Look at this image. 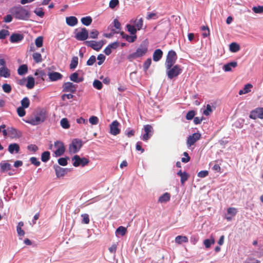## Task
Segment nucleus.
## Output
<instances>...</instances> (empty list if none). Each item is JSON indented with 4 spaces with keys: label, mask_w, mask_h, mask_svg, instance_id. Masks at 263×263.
<instances>
[{
    "label": "nucleus",
    "mask_w": 263,
    "mask_h": 263,
    "mask_svg": "<svg viewBox=\"0 0 263 263\" xmlns=\"http://www.w3.org/2000/svg\"><path fill=\"white\" fill-rule=\"evenodd\" d=\"M120 123L117 120L114 121L110 125V133L114 136H116L120 132L119 128Z\"/></svg>",
    "instance_id": "obj_15"
},
{
    "label": "nucleus",
    "mask_w": 263,
    "mask_h": 263,
    "mask_svg": "<svg viewBox=\"0 0 263 263\" xmlns=\"http://www.w3.org/2000/svg\"><path fill=\"white\" fill-rule=\"evenodd\" d=\"M99 32L96 29H92L90 32V37L96 39L98 38Z\"/></svg>",
    "instance_id": "obj_59"
},
{
    "label": "nucleus",
    "mask_w": 263,
    "mask_h": 263,
    "mask_svg": "<svg viewBox=\"0 0 263 263\" xmlns=\"http://www.w3.org/2000/svg\"><path fill=\"white\" fill-rule=\"evenodd\" d=\"M126 27L127 28V31L130 33L131 35H136L137 31L138 30L137 28H136L135 26L128 24L126 25Z\"/></svg>",
    "instance_id": "obj_35"
},
{
    "label": "nucleus",
    "mask_w": 263,
    "mask_h": 263,
    "mask_svg": "<svg viewBox=\"0 0 263 263\" xmlns=\"http://www.w3.org/2000/svg\"><path fill=\"white\" fill-rule=\"evenodd\" d=\"M96 61V58L95 55H91L87 60L86 64L88 66H92Z\"/></svg>",
    "instance_id": "obj_56"
},
{
    "label": "nucleus",
    "mask_w": 263,
    "mask_h": 263,
    "mask_svg": "<svg viewBox=\"0 0 263 263\" xmlns=\"http://www.w3.org/2000/svg\"><path fill=\"white\" fill-rule=\"evenodd\" d=\"M61 126L64 129H68L70 127L69 121L67 118H63L60 121Z\"/></svg>",
    "instance_id": "obj_37"
},
{
    "label": "nucleus",
    "mask_w": 263,
    "mask_h": 263,
    "mask_svg": "<svg viewBox=\"0 0 263 263\" xmlns=\"http://www.w3.org/2000/svg\"><path fill=\"white\" fill-rule=\"evenodd\" d=\"M249 118L252 119L257 118L263 119V107H258L250 111Z\"/></svg>",
    "instance_id": "obj_11"
},
{
    "label": "nucleus",
    "mask_w": 263,
    "mask_h": 263,
    "mask_svg": "<svg viewBox=\"0 0 263 263\" xmlns=\"http://www.w3.org/2000/svg\"><path fill=\"white\" fill-rule=\"evenodd\" d=\"M213 110L212 109V107L210 104H207L206 106V109L203 111V114L205 116H209L210 114L212 112Z\"/></svg>",
    "instance_id": "obj_61"
},
{
    "label": "nucleus",
    "mask_w": 263,
    "mask_h": 263,
    "mask_svg": "<svg viewBox=\"0 0 263 263\" xmlns=\"http://www.w3.org/2000/svg\"><path fill=\"white\" fill-rule=\"evenodd\" d=\"M252 10L255 13H261L263 12V6H254Z\"/></svg>",
    "instance_id": "obj_48"
},
{
    "label": "nucleus",
    "mask_w": 263,
    "mask_h": 263,
    "mask_svg": "<svg viewBox=\"0 0 263 263\" xmlns=\"http://www.w3.org/2000/svg\"><path fill=\"white\" fill-rule=\"evenodd\" d=\"M32 58L36 63H39L42 62V58L41 53L34 52L32 54Z\"/></svg>",
    "instance_id": "obj_36"
},
{
    "label": "nucleus",
    "mask_w": 263,
    "mask_h": 263,
    "mask_svg": "<svg viewBox=\"0 0 263 263\" xmlns=\"http://www.w3.org/2000/svg\"><path fill=\"white\" fill-rule=\"evenodd\" d=\"M166 70L167 76L171 80L177 77L182 72V69L179 65H173L171 68Z\"/></svg>",
    "instance_id": "obj_6"
},
{
    "label": "nucleus",
    "mask_w": 263,
    "mask_h": 263,
    "mask_svg": "<svg viewBox=\"0 0 263 263\" xmlns=\"http://www.w3.org/2000/svg\"><path fill=\"white\" fill-rule=\"evenodd\" d=\"M227 212L228 214L231 215L232 216H234L237 212L236 209L234 208H229Z\"/></svg>",
    "instance_id": "obj_62"
},
{
    "label": "nucleus",
    "mask_w": 263,
    "mask_h": 263,
    "mask_svg": "<svg viewBox=\"0 0 263 263\" xmlns=\"http://www.w3.org/2000/svg\"><path fill=\"white\" fill-rule=\"evenodd\" d=\"M126 231V229L122 226H120L116 230V233L120 234L121 236H124L125 234Z\"/></svg>",
    "instance_id": "obj_45"
},
{
    "label": "nucleus",
    "mask_w": 263,
    "mask_h": 263,
    "mask_svg": "<svg viewBox=\"0 0 263 263\" xmlns=\"http://www.w3.org/2000/svg\"><path fill=\"white\" fill-rule=\"evenodd\" d=\"M74 37L78 41H84L88 37V31L85 28H81L80 29L77 28L74 30Z\"/></svg>",
    "instance_id": "obj_5"
},
{
    "label": "nucleus",
    "mask_w": 263,
    "mask_h": 263,
    "mask_svg": "<svg viewBox=\"0 0 263 263\" xmlns=\"http://www.w3.org/2000/svg\"><path fill=\"white\" fill-rule=\"evenodd\" d=\"M54 146L57 148V150L54 152L55 157L62 156L65 151L64 143L60 141H56L54 143Z\"/></svg>",
    "instance_id": "obj_13"
},
{
    "label": "nucleus",
    "mask_w": 263,
    "mask_h": 263,
    "mask_svg": "<svg viewBox=\"0 0 263 263\" xmlns=\"http://www.w3.org/2000/svg\"><path fill=\"white\" fill-rule=\"evenodd\" d=\"M124 39H125L127 42L129 43H133L137 39V35H132V36H130L128 34H126V35H125Z\"/></svg>",
    "instance_id": "obj_47"
},
{
    "label": "nucleus",
    "mask_w": 263,
    "mask_h": 263,
    "mask_svg": "<svg viewBox=\"0 0 263 263\" xmlns=\"http://www.w3.org/2000/svg\"><path fill=\"white\" fill-rule=\"evenodd\" d=\"M48 76L50 81L51 82H54L59 80H61L63 77L61 73L54 71L49 72Z\"/></svg>",
    "instance_id": "obj_19"
},
{
    "label": "nucleus",
    "mask_w": 263,
    "mask_h": 263,
    "mask_svg": "<svg viewBox=\"0 0 263 263\" xmlns=\"http://www.w3.org/2000/svg\"><path fill=\"white\" fill-rule=\"evenodd\" d=\"M34 13L38 16L40 17H43L44 15V12L43 10V9L42 8H40L38 9H36L34 10Z\"/></svg>",
    "instance_id": "obj_54"
},
{
    "label": "nucleus",
    "mask_w": 263,
    "mask_h": 263,
    "mask_svg": "<svg viewBox=\"0 0 263 263\" xmlns=\"http://www.w3.org/2000/svg\"><path fill=\"white\" fill-rule=\"evenodd\" d=\"M105 58V56L104 54L102 53L99 54L97 57V60H98V64L99 65H102L104 63Z\"/></svg>",
    "instance_id": "obj_52"
},
{
    "label": "nucleus",
    "mask_w": 263,
    "mask_h": 263,
    "mask_svg": "<svg viewBox=\"0 0 263 263\" xmlns=\"http://www.w3.org/2000/svg\"><path fill=\"white\" fill-rule=\"evenodd\" d=\"M108 46L111 49H116L119 46V43L116 41L109 44Z\"/></svg>",
    "instance_id": "obj_64"
},
{
    "label": "nucleus",
    "mask_w": 263,
    "mask_h": 263,
    "mask_svg": "<svg viewBox=\"0 0 263 263\" xmlns=\"http://www.w3.org/2000/svg\"><path fill=\"white\" fill-rule=\"evenodd\" d=\"M189 175L185 172H183V175L180 177V182L182 184H183L184 182L187 180Z\"/></svg>",
    "instance_id": "obj_57"
},
{
    "label": "nucleus",
    "mask_w": 263,
    "mask_h": 263,
    "mask_svg": "<svg viewBox=\"0 0 263 263\" xmlns=\"http://www.w3.org/2000/svg\"><path fill=\"white\" fill-rule=\"evenodd\" d=\"M27 149L29 151L33 153H35L38 150V147L35 144H29L27 147Z\"/></svg>",
    "instance_id": "obj_53"
},
{
    "label": "nucleus",
    "mask_w": 263,
    "mask_h": 263,
    "mask_svg": "<svg viewBox=\"0 0 263 263\" xmlns=\"http://www.w3.org/2000/svg\"><path fill=\"white\" fill-rule=\"evenodd\" d=\"M50 158V153L49 151H45L41 154V160L43 162H47Z\"/></svg>",
    "instance_id": "obj_33"
},
{
    "label": "nucleus",
    "mask_w": 263,
    "mask_h": 263,
    "mask_svg": "<svg viewBox=\"0 0 263 263\" xmlns=\"http://www.w3.org/2000/svg\"><path fill=\"white\" fill-rule=\"evenodd\" d=\"M195 111L193 110L189 111L186 115V119L187 120H191L194 118Z\"/></svg>",
    "instance_id": "obj_51"
},
{
    "label": "nucleus",
    "mask_w": 263,
    "mask_h": 263,
    "mask_svg": "<svg viewBox=\"0 0 263 263\" xmlns=\"http://www.w3.org/2000/svg\"><path fill=\"white\" fill-rule=\"evenodd\" d=\"M8 150L11 154H13L14 153H18L20 150V147L17 143H11L8 146Z\"/></svg>",
    "instance_id": "obj_20"
},
{
    "label": "nucleus",
    "mask_w": 263,
    "mask_h": 263,
    "mask_svg": "<svg viewBox=\"0 0 263 263\" xmlns=\"http://www.w3.org/2000/svg\"><path fill=\"white\" fill-rule=\"evenodd\" d=\"M77 87V85L70 82L64 83L62 86L63 92H70L71 93H74L76 92Z\"/></svg>",
    "instance_id": "obj_12"
},
{
    "label": "nucleus",
    "mask_w": 263,
    "mask_h": 263,
    "mask_svg": "<svg viewBox=\"0 0 263 263\" xmlns=\"http://www.w3.org/2000/svg\"><path fill=\"white\" fill-rule=\"evenodd\" d=\"M69 159V157H62L58 159V162L59 165L62 166H66L67 164V160Z\"/></svg>",
    "instance_id": "obj_41"
},
{
    "label": "nucleus",
    "mask_w": 263,
    "mask_h": 263,
    "mask_svg": "<svg viewBox=\"0 0 263 263\" xmlns=\"http://www.w3.org/2000/svg\"><path fill=\"white\" fill-rule=\"evenodd\" d=\"M230 50L232 52H236L240 50V46L238 44L235 42H233L230 44Z\"/></svg>",
    "instance_id": "obj_31"
},
{
    "label": "nucleus",
    "mask_w": 263,
    "mask_h": 263,
    "mask_svg": "<svg viewBox=\"0 0 263 263\" xmlns=\"http://www.w3.org/2000/svg\"><path fill=\"white\" fill-rule=\"evenodd\" d=\"M24 108H23L22 106L18 107L17 108V113L19 117H24L26 114V111L25 110Z\"/></svg>",
    "instance_id": "obj_49"
},
{
    "label": "nucleus",
    "mask_w": 263,
    "mask_h": 263,
    "mask_svg": "<svg viewBox=\"0 0 263 263\" xmlns=\"http://www.w3.org/2000/svg\"><path fill=\"white\" fill-rule=\"evenodd\" d=\"M253 86L251 84H247L245 85L243 89V91L245 92V93H247L251 91V89L252 88Z\"/></svg>",
    "instance_id": "obj_63"
},
{
    "label": "nucleus",
    "mask_w": 263,
    "mask_h": 263,
    "mask_svg": "<svg viewBox=\"0 0 263 263\" xmlns=\"http://www.w3.org/2000/svg\"><path fill=\"white\" fill-rule=\"evenodd\" d=\"M47 118V111L45 109L42 108L36 111L34 117L29 118L25 122L31 125L35 126L45 122Z\"/></svg>",
    "instance_id": "obj_2"
},
{
    "label": "nucleus",
    "mask_w": 263,
    "mask_h": 263,
    "mask_svg": "<svg viewBox=\"0 0 263 263\" xmlns=\"http://www.w3.org/2000/svg\"><path fill=\"white\" fill-rule=\"evenodd\" d=\"M152 63V60L151 58H148L143 64V70L146 71L149 68Z\"/></svg>",
    "instance_id": "obj_42"
},
{
    "label": "nucleus",
    "mask_w": 263,
    "mask_h": 263,
    "mask_svg": "<svg viewBox=\"0 0 263 263\" xmlns=\"http://www.w3.org/2000/svg\"><path fill=\"white\" fill-rule=\"evenodd\" d=\"M147 50L148 45L147 44L143 42L139 45L135 52L129 54L127 56V59L129 61H132L135 59L141 58L147 53Z\"/></svg>",
    "instance_id": "obj_3"
},
{
    "label": "nucleus",
    "mask_w": 263,
    "mask_h": 263,
    "mask_svg": "<svg viewBox=\"0 0 263 263\" xmlns=\"http://www.w3.org/2000/svg\"><path fill=\"white\" fill-rule=\"evenodd\" d=\"M0 167L1 172L4 173L10 170L11 168V165L10 163L6 162L5 161H3L0 163Z\"/></svg>",
    "instance_id": "obj_24"
},
{
    "label": "nucleus",
    "mask_w": 263,
    "mask_h": 263,
    "mask_svg": "<svg viewBox=\"0 0 263 263\" xmlns=\"http://www.w3.org/2000/svg\"><path fill=\"white\" fill-rule=\"evenodd\" d=\"M53 168L58 178L64 176L68 171V168L61 167L57 164L54 165Z\"/></svg>",
    "instance_id": "obj_17"
},
{
    "label": "nucleus",
    "mask_w": 263,
    "mask_h": 263,
    "mask_svg": "<svg viewBox=\"0 0 263 263\" xmlns=\"http://www.w3.org/2000/svg\"><path fill=\"white\" fill-rule=\"evenodd\" d=\"M0 77L9 78L10 76V70L7 67H2L0 68Z\"/></svg>",
    "instance_id": "obj_25"
},
{
    "label": "nucleus",
    "mask_w": 263,
    "mask_h": 263,
    "mask_svg": "<svg viewBox=\"0 0 263 263\" xmlns=\"http://www.w3.org/2000/svg\"><path fill=\"white\" fill-rule=\"evenodd\" d=\"M162 51L160 49H157L153 53V59L155 62H158L162 58Z\"/></svg>",
    "instance_id": "obj_22"
},
{
    "label": "nucleus",
    "mask_w": 263,
    "mask_h": 263,
    "mask_svg": "<svg viewBox=\"0 0 263 263\" xmlns=\"http://www.w3.org/2000/svg\"><path fill=\"white\" fill-rule=\"evenodd\" d=\"M130 23H133L135 25V27H136L138 30H140L142 29L143 26V19L142 18H140L139 20H130Z\"/></svg>",
    "instance_id": "obj_27"
},
{
    "label": "nucleus",
    "mask_w": 263,
    "mask_h": 263,
    "mask_svg": "<svg viewBox=\"0 0 263 263\" xmlns=\"http://www.w3.org/2000/svg\"><path fill=\"white\" fill-rule=\"evenodd\" d=\"M177 59V55L176 52L173 50H170L166 55V61L165 63L166 69L171 68L176 63Z\"/></svg>",
    "instance_id": "obj_4"
},
{
    "label": "nucleus",
    "mask_w": 263,
    "mask_h": 263,
    "mask_svg": "<svg viewBox=\"0 0 263 263\" xmlns=\"http://www.w3.org/2000/svg\"><path fill=\"white\" fill-rule=\"evenodd\" d=\"M175 241L178 244H181L182 242H187L188 238L185 236L179 235L176 237Z\"/></svg>",
    "instance_id": "obj_32"
},
{
    "label": "nucleus",
    "mask_w": 263,
    "mask_h": 263,
    "mask_svg": "<svg viewBox=\"0 0 263 263\" xmlns=\"http://www.w3.org/2000/svg\"><path fill=\"white\" fill-rule=\"evenodd\" d=\"M81 21L84 25L88 26L92 23V20L90 16H87L82 17Z\"/></svg>",
    "instance_id": "obj_29"
},
{
    "label": "nucleus",
    "mask_w": 263,
    "mask_h": 263,
    "mask_svg": "<svg viewBox=\"0 0 263 263\" xmlns=\"http://www.w3.org/2000/svg\"><path fill=\"white\" fill-rule=\"evenodd\" d=\"M7 131L8 135L12 138H19L22 136V133L13 127H8Z\"/></svg>",
    "instance_id": "obj_16"
},
{
    "label": "nucleus",
    "mask_w": 263,
    "mask_h": 263,
    "mask_svg": "<svg viewBox=\"0 0 263 263\" xmlns=\"http://www.w3.org/2000/svg\"><path fill=\"white\" fill-rule=\"evenodd\" d=\"M28 71V66L26 64L20 65L17 69V73L20 76H23Z\"/></svg>",
    "instance_id": "obj_28"
},
{
    "label": "nucleus",
    "mask_w": 263,
    "mask_h": 263,
    "mask_svg": "<svg viewBox=\"0 0 263 263\" xmlns=\"http://www.w3.org/2000/svg\"><path fill=\"white\" fill-rule=\"evenodd\" d=\"M66 23L68 26L73 27L78 24V21L76 16H70L66 17Z\"/></svg>",
    "instance_id": "obj_21"
},
{
    "label": "nucleus",
    "mask_w": 263,
    "mask_h": 263,
    "mask_svg": "<svg viewBox=\"0 0 263 263\" xmlns=\"http://www.w3.org/2000/svg\"><path fill=\"white\" fill-rule=\"evenodd\" d=\"M104 44V41L103 40H101L99 42L95 41H88L85 42V44L87 46L92 48L93 50L97 51H99L102 48Z\"/></svg>",
    "instance_id": "obj_10"
},
{
    "label": "nucleus",
    "mask_w": 263,
    "mask_h": 263,
    "mask_svg": "<svg viewBox=\"0 0 263 263\" xmlns=\"http://www.w3.org/2000/svg\"><path fill=\"white\" fill-rule=\"evenodd\" d=\"M2 88L6 93H10L12 90L11 86L10 84L5 83L2 86Z\"/></svg>",
    "instance_id": "obj_50"
},
{
    "label": "nucleus",
    "mask_w": 263,
    "mask_h": 263,
    "mask_svg": "<svg viewBox=\"0 0 263 263\" xmlns=\"http://www.w3.org/2000/svg\"><path fill=\"white\" fill-rule=\"evenodd\" d=\"M34 75L38 78H40L43 80L44 77L46 76V73L44 70L39 69L35 71Z\"/></svg>",
    "instance_id": "obj_39"
},
{
    "label": "nucleus",
    "mask_w": 263,
    "mask_h": 263,
    "mask_svg": "<svg viewBox=\"0 0 263 263\" xmlns=\"http://www.w3.org/2000/svg\"><path fill=\"white\" fill-rule=\"evenodd\" d=\"M78 64V57L74 56L72 57L70 64L69 65L70 69H75Z\"/></svg>",
    "instance_id": "obj_34"
},
{
    "label": "nucleus",
    "mask_w": 263,
    "mask_h": 263,
    "mask_svg": "<svg viewBox=\"0 0 263 263\" xmlns=\"http://www.w3.org/2000/svg\"><path fill=\"white\" fill-rule=\"evenodd\" d=\"M10 12L15 18L18 20L27 21L30 16V12L21 5L13 7Z\"/></svg>",
    "instance_id": "obj_1"
},
{
    "label": "nucleus",
    "mask_w": 263,
    "mask_h": 263,
    "mask_svg": "<svg viewBox=\"0 0 263 263\" xmlns=\"http://www.w3.org/2000/svg\"><path fill=\"white\" fill-rule=\"evenodd\" d=\"M93 86L96 89L98 90H100L102 88L103 84L100 81L98 80H95L93 82Z\"/></svg>",
    "instance_id": "obj_40"
},
{
    "label": "nucleus",
    "mask_w": 263,
    "mask_h": 263,
    "mask_svg": "<svg viewBox=\"0 0 263 263\" xmlns=\"http://www.w3.org/2000/svg\"><path fill=\"white\" fill-rule=\"evenodd\" d=\"M89 122L92 125H97L98 123L99 119L97 117L92 116L89 118Z\"/></svg>",
    "instance_id": "obj_55"
},
{
    "label": "nucleus",
    "mask_w": 263,
    "mask_h": 263,
    "mask_svg": "<svg viewBox=\"0 0 263 263\" xmlns=\"http://www.w3.org/2000/svg\"><path fill=\"white\" fill-rule=\"evenodd\" d=\"M201 135L199 133H195L189 136L186 141L187 147L194 145L201 138Z\"/></svg>",
    "instance_id": "obj_14"
},
{
    "label": "nucleus",
    "mask_w": 263,
    "mask_h": 263,
    "mask_svg": "<svg viewBox=\"0 0 263 263\" xmlns=\"http://www.w3.org/2000/svg\"><path fill=\"white\" fill-rule=\"evenodd\" d=\"M30 163L35 166H39L41 164V162L35 157H32L30 158Z\"/></svg>",
    "instance_id": "obj_44"
},
{
    "label": "nucleus",
    "mask_w": 263,
    "mask_h": 263,
    "mask_svg": "<svg viewBox=\"0 0 263 263\" xmlns=\"http://www.w3.org/2000/svg\"><path fill=\"white\" fill-rule=\"evenodd\" d=\"M143 129L145 133L141 136L140 139L143 141H147L153 134V128L151 125L146 124L144 125Z\"/></svg>",
    "instance_id": "obj_8"
},
{
    "label": "nucleus",
    "mask_w": 263,
    "mask_h": 263,
    "mask_svg": "<svg viewBox=\"0 0 263 263\" xmlns=\"http://www.w3.org/2000/svg\"><path fill=\"white\" fill-rule=\"evenodd\" d=\"M43 37L42 36H38L35 40V44L37 47H41L43 46Z\"/></svg>",
    "instance_id": "obj_43"
},
{
    "label": "nucleus",
    "mask_w": 263,
    "mask_h": 263,
    "mask_svg": "<svg viewBox=\"0 0 263 263\" xmlns=\"http://www.w3.org/2000/svg\"><path fill=\"white\" fill-rule=\"evenodd\" d=\"M72 160L73 161V165L75 167H78L80 165L82 166H84L86 165L88 162L89 160L85 157L81 158L79 155H74L72 158Z\"/></svg>",
    "instance_id": "obj_9"
},
{
    "label": "nucleus",
    "mask_w": 263,
    "mask_h": 263,
    "mask_svg": "<svg viewBox=\"0 0 263 263\" xmlns=\"http://www.w3.org/2000/svg\"><path fill=\"white\" fill-rule=\"evenodd\" d=\"M70 80L75 83H80L83 81V77H79V74L77 72H73L69 77Z\"/></svg>",
    "instance_id": "obj_23"
},
{
    "label": "nucleus",
    "mask_w": 263,
    "mask_h": 263,
    "mask_svg": "<svg viewBox=\"0 0 263 263\" xmlns=\"http://www.w3.org/2000/svg\"><path fill=\"white\" fill-rule=\"evenodd\" d=\"M9 35V31L6 29H2L0 30V39H5Z\"/></svg>",
    "instance_id": "obj_46"
},
{
    "label": "nucleus",
    "mask_w": 263,
    "mask_h": 263,
    "mask_svg": "<svg viewBox=\"0 0 263 263\" xmlns=\"http://www.w3.org/2000/svg\"><path fill=\"white\" fill-rule=\"evenodd\" d=\"M34 86V79L32 76L27 77V82L26 86L28 89H32Z\"/></svg>",
    "instance_id": "obj_30"
},
{
    "label": "nucleus",
    "mask_w": 263,
    "mask_h": 263,
    "mask_svg": "<svg viewBox=\"0 0 263 263\" xmlns=\"http://www.w3.org/2000/svg\"><path fill=\"white\" fill-rule=\"evenodd\" d=\"M21 106L24 108H27L29 107L30 105V101L29 99L27 97L24 98L21 102Z\"/></svg>",
    "instance_id": "obj_38"
},
{
    "label": "nucleus",
    "mask_w": 263,
    "mask_h": 263,
    "mask_svg": "<svg viewBox=\"0 0 263 263\" xmlns=\"http://www.w3.org/2000/svg\"><path fill=\"white\" fill-rule=\"evenodd\" d=\"M24 35L18 33H12L10 37V41L12 43H17L24 39Z\"/></svg>",
    "instance_id": "obj_18"
},
{
    "label": "nucleus",
    "mask_w": 263,
    "mask_h": 263,
    "mask_svg": "<svg viewBox=\"0 0 263 263\" xmlns=\"http://www.w3.org/2000/svg\"><path fill=\"white\" fill-rule=\"evenodd\" d=\"M82 146V141L79 139H74L69 145V149L71 153H78Z\"/></svg>",
    "instance_id": "obj_7"
},
{
    "label": "nucleus",
    "mask_w": 263,
    "mask_h": 263,
    "mask_svg": "<svg viewBox=\"0 0 263 263\" xmlns=\"http://www.w3.org/2000/svg\"><path fill=\"white\" fill-rule=\"evenodd\" d=\"M244 123V120L242 119H238L237 121L235 122V126L237 128H241L243 126Z\"/></svg>",
    "instance_id": "obj_60"
},
{
    "label": "nucleus",
    "mask_w": 263,
    "mask_h": 263,
    "mask_svg": "<svg viewBox=\"0 0 263 263\" xmlns=\"http://www.w3.org/2000/svg\"><path fill=\"white\" fill-rule=\"evenodd\" d=\"M237 65V63L236 62L233 61L228 63L225 65H224L223 67V69L225 71L228 72L232 70V68H235Z\"/></svg>",
    "instance_id": "obj_26"
},
{
    "label": "nucleus",
    "mask_w": 263,
    "mask_h": 263,
    "mask_svg": "<svg viewBox=\"0 0 263 263\" xmlns=\"http://www.w3.org/2000/svg\"><path fill=\"white\" fill-rule=\"evenodd\" d=\"M119 0H110L109 4V7L111 9H114L117 6L119 5Z\"/></svg>",
    "instance_id": "obj_58"
}]
</instances>
